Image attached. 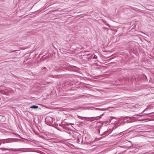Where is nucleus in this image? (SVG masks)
Wrapping results in <instances>:
<instances>
[{
    "label": "nucleus",
    "mask_w": 154,
    "mask_h": 154,
    "mask_svg": "<svg viewBox=\"0 0 154 154\" xmlns=\"http://www.w3.org/2000/svg\"><path fill=\"white\" fill-rule=\"evenodd\" d=\"M111 122V120H110L109 122Z\"/></svg>",
    "instance_id": "20"
},
{
    "label": "nucleus",
    "mask_w": 154,
    "mask_h": 154,
    "mask_svg": "<svg viewBox=\"0 0 154 154\" xmlns=\"http://www.w3.org/2000/svg\"><path fill=\"white\" fill-rule=\"evenodd\" d=\"M103 28L104 29H105V30L106 29H107V28H106V27H103Z\"/></svg>",
    "instance_id": "15"
},
{
    "label": "nucleus",
    "mask_w": 154,
    "mask_h": 154,
    "mask_svg": "<svg viewBox=\"0 0 154 154\" xmlns=\"http://www.w3.org/2000/svg\"><path fill=\"white\" fill-rule=\"evenodd\" d=\"M46 121L49 124H52L53 121V119L50 116H48L46 118Z\"/></svg>",
    "instance_id": "2"
},
{
    "label": "nucleus",
    "mask_w": 154,
    "mask_h": 154,
    "mask_svg": "<svg viewBox=\"0 0 154 154\" xmlns=\"http://www.w3.org/2000/svg\"><path fill=\"white\" fill-rule=\"evenodd\" d=\"M69 125V124L68 123H65L64 124H62L61 125H59L62 127L63 129L67 130V128L66 127V126H67Z\"/></svg>",
    "instance_id": "3"
},
{
    "label": "nucleus",
    "mask_w": 154,
    "mask_h": 154,
    "mask_svg": "<svg viewBox=\"0 0 154 154\" xmlns=\"http://www.w3.org/2000/svg\"><path fill=\"white\" fill-rule=\"evenodd\" d=\"M104 134H108V131H105L104 133H103Z\"/></svg>",
    "instance_id": "14"
},
{
    "label": "nucleus",
    "mask_w": 154,
    "mask_h": 154,
    "mask_svg": "<svg viewBox=\"0 0 154 154\" xmlns=\"http://www.w3.org/2000/svg\"><path fill=\"white\" fill-rule=\"evenodd\" d=\"M104 122L105 124H107V123L108 122H107V121H106V122Z\"/></svg>",
    "instance_id": "16"
},
{
    "label": "nucleus",
    "mask_w": 154,
    "mask_h": 154,
    "mask_svg": "<svg viewBox=\"0 0 154 154\" xmlns=\"http://www.w3.org/2000/svg\"><path fill=\"white\" fill-rule=\"evenodd\" d=\"M77 117L79 118L80 119H82V118H85V117H81V116H77Z\"/></svg>",
    "instance_id": "10"
},
{
    "label": "nucleus",
    "mask_w": 154,
    "mask_h": 154,
    "mask_svg": "<svg viewBox=\"0 0 154 154\" xmlns=\"http://www.w3.org/2000/svg\"><path fill=\"white\" fill-rule=\"evenodd\" d=\"M8 89V93H11L12 92L13 90L11 88H9Z\"/></svg>",
    "instance_id": "9"
},
{
    "label": "nucleus",
    "mask_w": 154,
    "mask_h": 154,
    "mask_svg": "<svg viewBox=\"0 0 154 154\" xmlns=\"http://www.w3.org/2000/svg\"><path fill=\"white\" fill-rule=\"evenodd\" d=\"M13 141L12 139H11V140H10V141H7L6 142V143H10V142H13Z\"/></svg>",
    "instance_id": "12"
},
{
    "label": "nucleus",
    "mask_w": 154,
    "mask_h": 154,
    "mask_svg": "<svg viewBox=\"0 0 154 154\" xmlns=\"http://www.w3.org/2000/svg\"><path fill=\"white\" fill-rule=\"evenodd\" d=\"M87 118H88V119L92 118L93 119H94V120H97V119H101V117L100 116H97L96 117H88Z\"/></svg>",
    "instance_id": "4"
},
{
    "label": "nucleus",
    "mask_w": 154,
    "mask_h": 154,
    "mask_svg": "<svg viewBox=\"0 0 154 154\" xmlns=\"http://www.w3.org/2000/svg\"><path fill=\"white\" fill-rule=\"evenodd\" d=\"M103 114H104V113H103L100 116L101 118L102 116L103 115Z\"/></svg>",
    "instance_id": "17"
},
{
    "label": "nucleus",
    "mask_w": 154,
    "mask_h": 154,
    "mask_svg": "<svg viewBox=\"0 0 154 154\" xmlns=\"http://www.w3.org/2000/svg\"><path fill=\"white\" fill-rule=\"evenodd\" d=\"M93 57L95 59H97V56L95 55H94V56Z\"/></svg>",
    "instance_id": "11"
},
{
    "label": "nucleus",
    "mask_w": 154,
    "mask_h": 154,
    "mask_svg": "<svg viewBox=\"0 0 154 154\" xmlns=\"http://www.w3.org/2000/svg\"><path fill=\"white\" fill-rule=\"evenodd\" d=\"M20 149L11 148L10 149V150H11L12 151L16 152L19 151Z\"/></svg>",
    "instance_id": "5"
},
{
    "label": "nucleus",
    "mask_w": 154,
    "mask_h": 154,
    "mask_svg": "<svg viewBox=\"0 0 154 154\" xmlns=\"http://www.w3.org/2000/svg\"><path fill=\"white\" fill-rule=\"evenodd\" d=\"M0 91L1 94L7 95L8 94V89H5L4 88H2L0 89Z\"/></svg>",
    "instance_id": "1"
},
{
    "label": "nucleus",
    "mask_w": 154,
    "mask_h": 154,
    "mask_svg": "<svg viewBox=\"0 0 154 154\" xmlns=\"http://www.w3.org/2000/svg\"><path fill=\"white\" fill-rule=\"evenodd\" d=\"M142 33H143V34H145L143 32H142Z\"/></svg>",
    "instance_id": "19"
},
{
    "label": "nucleus",
    "mask_w": 154,
    "mask_h": 154,
    "mask_svg": "<svg viewBox=\"0 0 154 154\" xmlns=\"http://www.w3.org/2000/svg\"><path fill=\"white\" fill-rule=\"evenodd\" d=\"M111 30H112V31H115L116 32L117 31V29H114L113 28H111L110 29Z\"/></svg>",
    "instance_id": "13"
},
{
    "label": "nucleus",
    "mask_w": 154,
    "mask_h": 154,
    "mask_svg": "<svg viewBox=\"0 0 154 154\" xmlns=\"http://www.w3.org/2000/svg\"><path fill=\"white\" fill-rule=\"evenodd\" d=\"M38 106H35V105H33L32 106L30 107V108H33V109H37L38 108Z\"/></svg>",
    "instance_id": "7"
},
{
    "label": "nucleus",
    "mask_w": 154,
    "mask_h": 154,
    "mask_svg": "<svg viewBox=\"0 0 154 154\" xmlns=\"http://www.w3.org/2000/svg\"><path fill=\"white\" fill-rule=\"evenodd\" d=\"M1 149L2 150H10V149H8L5 148H1Z\"/></svg>",
    "instance_id": "8"
},
{
    "label": "nucleus",
    "mask_w": 154,
    "mask_h": 154,
    "mask_svg": "<svg viewBox=\"0 0 154 154\" xmlns=\"http://www.w3.org/2000/svg\"><path fill=\"white\" fill-rule=\"evenodd\" d=\"M107 25L108 26H109V24H107Z\"/></svg>",
    "instance_id": "18"
},
{
    "label": "nucleus",
    "mask_w": 154,
    "mask_h": 154,
    "mask_svg": "<svg viewBox=\"0 0 154 154\" xmlns=\"http://www.w3.org/2000/svg\"><path fill=\"white\" fill-rule=\"evenodd\" d=\"M96 110H100L101 111H105L106 109V108H94Z\"/></svg>",
    "instance_id": "6"
}]
</instances>
